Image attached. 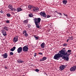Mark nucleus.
<instances>
[{
  "label": "nucleus",
  "mask_w": 76,
  "mask_h": 76,
  "mask_svg": "<svg viewBox=\"0 0 76 76\" xmlns=\"http://www.w3.org/2000/svg\"><path fill=\"white\" fill-rule=\"evenodd\" d=\"M59 53L55 55L53 57L54 59L58 60L62 57L63 59H65L66 61H69V58L67 57V52H66V50L64 48L60 50Z\"/></svg>",
  "instance_id": "nucleus-1"
},
{
  "label": "nucleus",
  "mask_w": 76,
  "mask_h": 76,
  "mask_svg": "<svg viewBox=\"0 0 76 76\" xmlns=\"http://www.w3.org/2000/svg\"><path fill=\"white\" fill-rule=\"evenodd\" d=\"M41 18H35L34 19L35 21V24L37 28H39V23L41 22Z\"/></svg>",
  "instance_id": "nucleus-2"
},
{
  "label": "nucleus",
  "mask_w": 76,
  "mask_h": 76,
  "mask_svg": "<svg viewBox=\"0 0 76 76\" xmlns=\"http://www.w3.org/2000/svg\"><path fill=\"white\" fill-rule=\"evenodd\" d=\"M22 48L23 51L24 52H28V47L27 45L24 46Z\"/></svg>",
  "instance_id": "nucleus-3"
},
{
  "label": "nucleus",
  "mask_w": 76,
  "mask_h": 76,
  "mask_svg": "<svg viewBox=\"0 0 76 76\" xmlns=\"http://www.w3.org/2000/svg\"><path fill=\"white\" fill-rule=\"evenodd\" d=\"M8 56V54L7 53H5L4 54L1 55V57H3L4 58H7Z\"/></svg>",
  "instance_id": "nucleus-4"
},
{
  "label": "nucleus",
  "mask_w": 76,
  "mask_h": 76,
  "mask_svg": "<svg viewBox=\"0 0 76 76\" xmlns=\"http://www.w3.org/2000/svg\"><path fill=\"white\" fill-rule=\"evenodd\" d=\"M66 66H67V65H62L61 66H60L59 68L61 70H64V69H65V67H66Z\"/></svg>",
  "instance_id": "nucleus-5"
},
{
  "label": "nucleus",
  "mask_w": 76,
  "mask_h": 76,
  "mask_svg": "<svg viewBox=\"0 0 76 76\" xmlns=\"http://www.w3.org/2000/svg\"><path fill=\"white\" fill-rule=\"evenodd\" d=\"M70 71L72 72H75V71L76 70V66H74L72 67H71L70 69Z\"/></svg>",
  "instance_id": "nucleus-6"
},
{
  "label": "nucleus",
  "mask_w": 76,
  "mask_h": 76,
  "mask_svg": "<svg viewBox=\"0 0 76 76\" xmlns=\"http://www.w3.org/2000/svg\"><path fill=\"white\" fill-rule=\"evenodd\" d=\"M40 15L41 16H43L45 18H46V17H47L46 14H45V12H41L40 13Z\"/></svg>",
  "instance_id": "nucleus-7"
},
{
  "label": "nucleus",
  "mask_w": 76,
  "mask_h": 76,
  "mask_svg": "<svg viewBox=\"0 0 76 76\" xmlns=\"http://www.w3.org/2000/svg\"><path fill=\"white\" fill-rule=\"evenodd\" d=\"M22 47H20L19 48L17 49V52L18 53H20L22 51Z\"/></svg>",
  "instance_id": "nucleus-8"
},
{
  "label": "nucleus",
  "mask_w": 76,
  "mask_h": 76,
  "mask_svg": "<svg viewBox=\"0 0 76 76\" xmlns=\"http://www.w3.org/2000/svg\"><path fill=\"white\" fill-rule=\"evenodd\" d=\"M1 32L4 36H6V35H7L6 31H5L4 30H2L1 31Z\"/></svg>",
  "instance_id": "nucleus-9"
},
{
  "label": "nucleus",
  "mask_w": 76,
  "mask_h": 76,
  "mask_svg": "<svg viewBox=\"0 0 76 76\" xmlns=\"http://www.w3.org/2000/svg\"><path fill=\"white\" fill-rule=\"evenodd\" d=\"M39 10V8H38L34 7L33 8V12H37V11H38Z\"/></svg>",
  "instance_id": "nucleus-10"
},
{
  "label": "nucleus",
  "mask_w": 76,
  "mask_h": 76,
  "mask_svg": "<svg viewBox=\"0 0 76 76\" xmlns=\"http://www.w3.org/2000/svg\"><path fill=\"white\" fill-rule=\"evenodd\" d=\"M18 41V37H16L14 38V39H13V41L14 42H17Z\"/></svg>",
  "instance_id": "nucleus-11"
},
{
  "label": "nucleus",
  "mask_w": 76,
  "mask_h": 76,
  "mask_svg": "<svg viewBox=\"0 0 76 76\" xmlns=\"http://www.w3.org/2000/svg\"><path fill=\"white\" fill-rule=\"evenodd\" d=\"M45 43L43 42L40 45V47L42 48H45Z\"/></svg>",
  "instance_id": "nucleus-12"
},
{
  "label": "nucleus",
  "mask_w": 76,
  "mask_h": 76,
  "mask_svg": "<svg viewBox=\"0 0 76 76\" xmlns=\"http://www.w3.org/2000/svg\"><path fill=\"white\" fill-rule=\"evenodd\" d=\"M47 59V57H43L40 60V61H44Z\"/></svg>",
  "instance_id": "nucleus-13"
},
{
  "label": "nucleus",
  "mask_w": 76,
  "mask_h": 76,
  "mask_svg": "<svg viewBox=\"0 0 76 76\" xmlns=\"http://www.w3.org/2000/svg\"><path fill=\"white\" fill-rule=\"evenodd\" d=\"M8 7L9 9H10V10H11L13 8V6H12V4H10L8 6Z\"/></svg>",
  "instance_id": "nucleus-14"
},
{
  "label": "nucleus",
  "mask_w": 76,
  "mask_h": 76,
  "mask_svg": "<svg viewBox=\"0 0 76 76\" xmlns=\"http://www.w3.org/2000/svg\"><path fill=\"white\" fill-rule=\"evenodd\" d=\"M62 3L63 4H66L67 3V0H63L62 1Z\"/></svg>",
  "instance_id": "nucleus-15"
},
{
  "label": "nucleus",
  "mask_w": 76,
  "mask_h": 76,
  "mask_svg": "<svg viewBox=\"0 0 76 76\" xmlns=\"http://www.w3.org/2000/svg\"><path fill=\"white\" fill-rule=\"evenodd\" d=\"M17 12H20V11H22V10L20 8H18L17 9Z\"/></svg>",
  "instance_id": "nucleus-16"
},
{
  "label": "nucleus",
  "mask_w": 76,
  "mask_h": 76,
  "mask_svg": "<svg viewBox=\"0 0 76 76\" xmlns=\"http://www.w3.org/2000/svg\"><path fill=\"white\" fill-rule=\"evenodd\" d=\"M15 49H16V47H13L12 48H11L10 50L11 51H14V50H15Z\"/></svg>",
  "instance_id": "nucleus-17"
},
{
  "label": "nucleus",
  "mask_w": 76,
  "mask_h": 76,
  "mask_svg": "<svg viewBox=\"0 0 76 76\" xmlns=\"http://www.w3.org/2000/svg\"><path fill=\"white\" fill-rule=\"evenodd\" d=\"M3 29H4L5 31H8V27L7 26H5L4 27Z\"/></svg>",
  "instance_id": "nucleus-18"
},
{
  "label": "nucleus",
  "mask_w": 76,
  "mask_h": 76,
  "mask_svg": "<svg viewBox=\"0 0 76 76\" xmlns=\"http://www.w3.org/2000/svg\"><path fill=\"white\" fill-rule=\"evenodd\" d=\"M28 9H32V8H33V7H34V6L32 5H29L28 6Z\"/></svg>",
  "instance_id": "nucleus-19"
},
{
  "label": "nucleus",
  "mask_w": 76,
  "mask_h": 76,
  "mask_svg": "<svg viewBox=\"0 0 76 76\" xmlns=\"http://www.w3.org/2000/svg\"><path fill=\"white\" fill-rule=\"evenodd\" d=\"M18 63H23V61L21 60L20 59H18L17 60Z\"/></svg>",
  "instance_id": "nucleus-20"
},
{
  "label": "nucleus",
  "mask_w": 76,
  "mask_h": 76,
  "mask_svg": "<svg viewBox=\"0 0 76 76\" xmlns=\"http://www.w3.org/2000/svg\"><path fill=\"white\" fill-rule=\"evenodd\" d=\"M29 16L30 18H32V17H33V15L32 13H31L29 15Z\"/></svg>",
  "instance_id": "nucleus-21"
},
{
  "label": "nucleus",
  "mask_w": 76,
  "mask_h": 76,
  "mask_svg": "<svg viewBox=\"0 0 76 76\" xmlns=\"http://www.w3.org/2000/svg\"><path fill=\"white\" fill-rule=\"evenodd\" d=\"M6 15L7 17H10V16H11L10 14V13H7L6 14Z\"/></svg>",
  "instance_id": "nucleus-22"
},
{
  "label": "nucleus",
  "mask_w": 76,
  "mask_h": 76,
  "mask_svg": "<svg viewBox=\"0 0 76 76\" xmlns=\"http://www.w3.org/2000/svg\"><path fill=\"white\" fill-rule=\"evenodd\" d=\"M71 52H72V50H67V53H69V54H71V53H71Z\"/></svg>",
  "instance_id": "nucleus-23"
},
{
  "label": "nucleus",
  "mask_w": 76,
  "mask_h": 76,
  "mask_svg": "<svg viewBox=\"0 0 76 76\" xmlns=\"http://www.w3.org/2000/svg\"><path fill=\"white\" fill-rule=\"evenodd\" d=\"M26 33H27V31H26L24 30L23 32V34L24 35V34H26Z\"/></svg>",
  "instance_id": "nucleus-24"
},
{
  "label": "nucleus",
  "mask_w": 76,
  "mask_h": 76,
  "mask_svg": "<svg viewBox=\"0 0 76 76\" xmlns=\"http://www.w3.org/2000/svg\"><path fill=\"white\" fill-rule=\"evenodd\" d=\"M16 9L13 8L12 7V8L11 9V10H12V11H13V12H15V11H16Z\"/></svg>",
  "instance_id": "nucleus-25"
},
{
  "label": "nucleus",
  "mask_w": 76,
  "mask_h": 76,
  "mask_svg": "<svg viewBox=\"0 0 76 76\" xmlns=\"http://www.w3.org/2000/svg\"><path fill=\"white\" fill-rule=\"evenodd\" d=\"M24 23H28V20H26L23 21Z\"/></svg>",
  "instance_id": "nucleus-26"
},
{
  "label": "nucleus",
  "mask_w": 76,
  "mask_h": 76,
  "mask_svg": "<svg viewBox=\"0 0 76 76\" xmlns=\"http://www.w3.org/2000/svg\"><path fill=\"white\" fill-rule=\"evenodd\" d=\"M67 44L66 43H64L63 45V46H64V47H66L67 46Z\"/></svg>",
  "instance_id": "nucleus-27"
},
{
  "label": "nucleus",
  "mask_w": 76,
  "mask_h": 76,
  "mask_svg": "<svg viewBox=\"0 0 76 76\" xmlns=\"http://www.w3.org/2000/svg\"><path fill=\"white\" fill-rule=\"evenodd\" d=\"M69 38L70 39V40H73V37L71 36V37H69Z\"/></svg>",
  "instance_id": "nucleus-28"
},
{
  "label": "nucleus",
  "mask_w": 76,
  "mask_h": 76,
  "mask_svg": "<svg viewBox=\"0 0 76 76\" xmlns=\"http://www.w3.org/2000/svg\"><path fill=\"white\" fill-rule=\"evenodd\" d=\"M24 35V36H25V37H28V34H27V33H25Z\"/></svg>",
  "instance_id": "nucleus-29"
},
{
  "label": "nucleus",
  "mask_w": 76,
  "mask_h": 76,
  "mask_svg": "<svg viewBox=\"0 0 76 76\" xmlns=\"http://www.w3.org/2000/svg\"><path fill=\"white\" fill-rule=\"evenodd\" d=\"M6 23H10V22L9 20H7L6 21Z\"/></svg>",
  "instance_id": "nucleus-30"
},
{
  "label": "nucleus",
  "mask_w": 76,
  "mask_h": 76,
  "mask_svg": "<svg viewBox=\"0 0 76 76\" xmlns=\"http://www.w3.org/2000/svg\"><path fill=\"white\" fill-rule=\"evenodd\" d=\"M34 37L35 38V39L36 40H38V37H37L36 36H34Z\"/></svg>",
  "instance_id": "nucleus-31"
},
{
  "label": "nucleus",
  "mask_w": 76,
  "mask_h": 76,
  "mask_svg": "<svg viewBox=\"0 0 76 76\" xmlns=\"http://www.w3.org/2000/svg\"><path fill=\"white\" fill-rule=\"evenodd\" d=\"M35 71L37 72H38L39 71V70L38 69H36Z\"/></svg>",
  "instance_id": "nucleus-32"
},
{
  "label": "nucleus",
  "mask_w": 76,
  "mask_h": 76,
  "mask_svg": "<svg viewBox=\"0 0 76 76\" xmlns=\"http://www.w3.org/2000/svg\"><path fill=\"white\" fill-rule=\"evenodd\" d=\"M10 54L11 56L12 55H13V53L12 52H10Z\"/></svg>",
  "instance_id": "nucleus-33"
},
{
  "label": "nucleus",
  "mask_w": 76,
  "mask_h": 76,
  "mask_svg": "<svg viewBox=\"0 0 76 76\" xmlns=\"http://www.w3.org/2000/svg\"><path fill=\"white\" fill-rule=\"evenodd\" d=\"M37 53H34V57H36L37 56Z\"/></svg>",
  "instance_id": "nucleus-34"
},
{
  "label": "nucleus",
  "mask_w": 76,
  "mask_h": 76,
  "mask_svg": "<svg viewBox=\"0 0 76 76\" xmlns=\"http://www.w3.org/2000/svg\"><path fill=\"white\" fill-rule=\"evenodd\" d=\"M40 55H42L43 54L41 52H39L38 53Z\"/></svg>",
  "instance_id": "nucleus-35"
},
{
  "label": "nucleus",
  "mask_w": 76,
  "mask_h": 76,
  "mask_svg": "<svg viewBox=\"0 0 76 76\" xmlns=\"http://www.w3.org/2000/svg\"><path fill=\"white\" fill-rule=\"evenodd\" d=\"M58 14H59V15H60V16H61L62 15L60 13H58Z\"/></svg>",
  "instance_id": "nucleus-36"
},
{
  "label": "nucleus",
  "mask_w": 76,
  "mask_h": 76,
  "mask_svg": "<svg viewBox=\"0 0 76 76\" xmlns=\"http://www.w3.org/2000/svg\"><path fill=\"white\" fill-rule=\"evenodd\" d=\"M0 12L1 13H4V11H3L1 10Z\"/></svg>",
  "instance_id": "nucleus-37"
},
{
  "label": "nucleus",
  "mask_w": 76,
  "mask_h": 76,
  "mask_svg": "<svg viewBox=\"0 0 76 76\" xmlns=\"http://www.w3.org/2000/svg\"><path fill=\"white\" fill-rule=\"evenodd\" d=\"M47 18H50V16L49 15H48L47 16Z\"/></svg>",
  "instance_id": "nucleus-38"
},
{
  "label": "nucleus",
  "mask_w": 76,
  "mask_h": 76,
  "mask_svg": "<svg viewBox=\"0 0 76 76\" xmlns=\"http://www.w3.org/2000/svg\"><path fill=\"white\" fill-rule=\"evenodd\" d=\"M1 40H4V39H5V38H2V39L1 38Z\"/></svg>",
  "instance_id": "nucleus-39"
},
{
  "label": "nucleus",
  "mask_w": 76,
  "mask_h": 76,
  "mask_svg": "<svg viewBox=\"0 0 76 76\" xmlns=\"http://www.w3.org/2000/svg\"><path fill=\"white\" fill-rule=\"evenodd\" d=\"M55 13H58V12H57V11H55Z\"/></svg>",
  "instance_id": "nucleus-40"
},
{
  "label": "nucleus",
  "mask_w": 76,
  "mask_h": 76,
  "mask_svg": "<svg viewBox=\"0 0 76 76\" xmlns=\"http://www.w3.org/2000/svg\"><path fill=\"white\" fill-rule=\"evenodd\" d=\"M69 40H70V39H67V40H66V42H68V41H69Z\"/></svg>",
  "instance_id": "nucleus-41"
},
{
  "label": "nucleus",
  "mask_w": 76,
  "mask_h": 76,
  "mask_svg": "<svg viewBox=\"0 0 76 76\" xmlns=\"http://www.w3.org/2000/svg\"><path fill=\"white\" fill-rule=\"evenodd\" d=\"M69 55H70V54H67V56H68V57H69Z\"/></svg>",
  "instance_id": "nucleus-42"
},
{
  "label": "nucleus",
  "mask_w": 76,
  "mask_h": 76,
  "mask_svg": "<svg viewBox=\"0 0 76 76\" xmlns=\"http://www.w3.org/2000/svg\"><path fill=\"white\" fill-rule=\"evenodd\" d=\"M63 15H64V16H66V14H65L64 13H63Z\"/></svg>",
  "instance_id": "nucleus-43"
},
{
  "label": "nucleus",
  "mask_w": 76,
  "mask_h": 76,
  "mask_svg": "<svg viewBox=\"0 0 76 76\" xmlns=\"http://www.w3.org/2000/svg\"><path fill=\"white\" fill-rule=\"evenodd\" d=\"M65 16H66V17H68V15H67L66 14V15H65Z\"/></svg>",
  "instance_id": "nucleus-44"
},
{
  "label": "nucleus",
  "mask_w": 76,
  "mask_h": 76,
  "mask_svg": "<svg viewBox=\"0 0 76 76\" xmlns=\"http://www.w3.org/2000/svg\"><path fill=\"white\" fill-rule=\"evenodd\" d=\"M5 68L6 69H7V67H6V66L5 67Z\"/></svg>",
  "instance_id": "nucleus-45"
},
{
  "label": "nucleus",
  "mask_w": 76,
  "mask_h": 76,
  "mask_svg": "<svg viewBox=\"0 0 76 76\" xmlns=\"http://www.w3.org/2000/svg\"><path fill=\"white\" fill-rule=\"evenodd\" d=\"M28 28H30V26H28Z\"/></svg>",
  "instance_id": "nucleus-46"
},
{
  "label": "nucleus",
  "mask_w": 76,
  "mask_h": 76,
  "mask_svg": "<svg viewBox=\"0 0 76 76\" xmlns=\"http://www.w3.org/2000/svg\"><path fill=\"white\" fill-rule=\"evenodd\" d=\"M0 51H1V50H0Z\"/></svg>",
  "instance_id": "nucleus-47"
}]
</instances>
